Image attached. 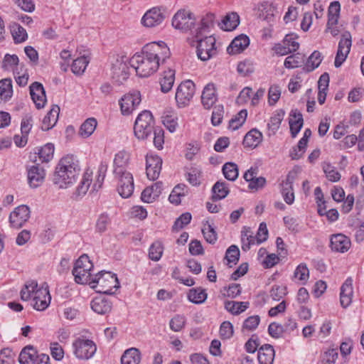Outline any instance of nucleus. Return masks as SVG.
<instances>
[{
	"label": "nucleus",
	"mask_w": 364,
	"mask_h": 364,
	"mask_svg": "<svg viewBox=\"0 0 364 364\" xmlns=\"http://www.w3.org/2000/svg\"><path fill=\"white\" fill-rule=\"evenodd\" d=\"M164 15L160 9L153 8L145 13L141 18L142 24L146 27H154L161 24Z\"/></svg>",
	"instance_id": "20"
},
{
	"label": "nucleus",
	"mask_w": 364,
	"mask_h": 364,
	"mask_svg": "<svg viewBox=\"0 0 364 364\" xmlns=\"http://www.w3.org/2000/svg\"><path fill=\"white\" fill-rule=\"evenodd\" d=\"M128 59L125 56L117 58L111 68L112 78L117 83H123L129 77Z\"/></svg>",
	"instance_id": "10"
},
{
	"label": "nucleus",
	"mask_w": 364,
	"mask_h": 364,
	"mask_svg": "<svg viewBox=\"0 0 364 364\" xmlns=\"http://www.w3.org/2000/svg\"><path fill=\"white\" fill-rule=\"evenodd\" d=\"M129 161V154L124 151H119L114 159V176L118 174H123L124 172H129L127 170V166Z\"/></svg>",
	"instance_id": "25"
},
{
	"label": "nucleus",
	"mask_w": 364,
	"mask_h": 364,
	"mask_svg": "<svg viewBox=\"0 0 364 364\" xmlns=\"http://www.w3.org/2000/svg\"><path fill=\"white\" fill-rule=\"evenodd\" d=\"M141 353L136 348H131L124 351L121 358L122 364H139Z\"/></svg>",
	"instance_id": "37"
},
{
	"label": "nucleus",
	"mask_w": 364,
	"mask_h": 364,
	"mask_svg": "<svg viewBox=\"0 0 364 364\" xmlns=\"http://www.w3.org/2000/svg\"><path fill=\"white\" fill-rule=\"evenodd\" d=\"M350 240L343 234L333 235L331 238V247L333 251L345 252L350 247Z\"/></svg>",
	"instance_id": "23"
},
{
	"label": "nucleus",
	"mask_w": 364,
	"mask_h": 364,
	"mask_svg": "<svg viewBox=\"0 0 364 364\" xmlns=\"http://www.w3.org/2000/svg\"><path fill=\"white\" fill-rule=\"evenodd\" d=\"M46 171L38 164L28 168V181L31 188L39 187L44 181Z\"/></svg>",
	"instance_id": "18"
},
{
	"label": "nucleus",
	"mask_w": 364,
	"mask_h": 364,
	"mask_svg": "<svg viewBox=\"0 0 364 364\" xmlns=\"http://www.w3.org/2000/svg\"><path fill=\"white\" fill-rule=\"evenodd\" d=\"M212 200H218L225 198L229 193V189L225 182L218 181L212 188Z\"/></svg>",
	"instance_id": "43"
},
{
	"label": "nucleus",
	"mask_w": 364,
	"mask_h": 364,
	"mask_svg": "<svg viewBox=\"0 0 364 364\" xmlns=\"http://www.w3.org/2000/svg\"><path fill=\"white\" fill-rule=\"evenodd\" d=\"M240 258V250L236 245L230 246L225 252V259L227 260V264L232 267L236 264Z\"/></svg>",
	"instance_id": "46"
},
{
	"label": "nucleus",
	"mask_w": 364,
	"mask_h": 364,
	"mask_svg": "<svg viewBox=\"0 0 364 364\" xmlns=\"http://www.w3.org/2000/svg\"><path fill=\"white\" fill-rule=\"evenodd\" d=\"M170 56L169 48L161 42H152L146 44L140 53H136L130 59L129 64L140 77H147L159 69L160 62L164 63Z\"/></svg>",
	"instance_id": "1"
},
{
	"label": "nucleus",
	"mask_w": 364,
	"mask_h": 364,
	"mask_svg": "<svg viewBox=\"0 0 364 364\" xmlns=\"http://www.w3.org/2000/svg\"><path fill=\"white\" fill-rule=\"evenodd\" d=\"M195 17L193 14L188 10H179L173 17L172 25L178 30L186 32L191 30L195 24Z\"/></svg>",
	"instance_id": "12"
},
{
	"label": "nucleus",
	"mask_w": 364,
	"mask_h": 364,
	"mask_svg": "<svg viewBox=\"0 0 364 364\" xmlns=\"http://www.w3.org/2000/svg\"><path fill=\"white\" fill-rule=\"evenodd\" d=\"M284 114L285 112L283 109H279L277 110L274 115L270 117L269 122L267 124V127L272 134H275V132L279 129Z\"/></svg>",
	"instance_id": "44"
},
{
	"label": "nucleus",
	"mask_w": 364,
	"mask_h": 364,
	"mask_svg": "<svg viewBox=\"0 0 364 364\" xmlns=\"http://www.w3.org/2000/svg\"><path fill=\"white\" fill-rule=\"evenodd\" d=\"M90 286L97 293L113 294L119 287V282L116 274L110 272L101 271L90 282Z\"/></svg>",
	"instance_id": "3"
},
{
	"label": "nucleus",
	"mask_w": 364,
	"mask_h": 364,
	"mask_svg": "<svg viewBox=\"0 0 364 364\" xmlns=\"http://www.w3.org/2000/svg\"><path fill=\"white\" fill-rule=\"evenodd\" d=\"M185 323V317L181 315H176L170 321V328L175 332H178L183 328Z\"/></svg>",
	"instance_id": "64"
},
{
	"label": "nucleus",
	"mask_w": 364,
	"mask_h": 364,
	"mask_svg": "<svg viewBox=\"0 0 364 364\" xmlns=\"http://www.w3.org/2000/svg\"><path fill=\"white\" fill-rule=\"evenodd\" d=\"M219 333L223 340L232 338L234 333L232 324L230 321H223L220 325Z\"/></svg>",
	"instance_id": "59"
},
{
	"label": "nucleus",
	"mask_w": 364,
	"mask_h": 364,
	"mask_svg": "<svg viewBox=\"0 0 364 364\" xmlns=\"http://www.w3.org/2000/svg\"><path fill=\"white\" fill-rule=\"evenodd\" d=\"M97 125V122L95 118L87 119L80 126L79 134L82 138H87L94 132Z\"/></svg>",
	"instance_id": "41"
},
{
	"label": "nucleus",
	"mask_w": 364,
	"mask_h": 364,
	"mask_svg": "<svg viewBox=\"0 0 364 364\" xmlns=\"http://www.w3.org/2000/svg\"><path fill=\"white\" fill-rule=\"evenodd\" d=\"M275 352L272 346L264 344L258 350L257 359L259 364H273Z\"/></svg>",
	"instance_id": "28"
},
{
	"label": "nucleus",
	"mask_w": 364,
	"mask_h": 364,
	"mask_svg": "<svg viewBox=\"0 0 364 364\" xmlns=\"http://www.w3.org/2000/svg\"><path fill=\"white\" fill-rule=\"evenodd\" d=\"M218 97L215 87L213 83L208 84L203 89L201 95V102L205 109L211 108L217 101Z\"/></svg>",
	"instance_id": "24"
},
{
	"label": "nucleus",
	"mask_w": 364,
	"mask_h": 364,
	"mask_svg": "<svg viewBox=\"0 0 364 364\" xmlns=\"http://www.w3.org/2000/svg\"><path fill=\"white\" fill-rule=\"evenodd\" d=\"M249 306V302L227 301L225 309L233 315H237L245 311Z\"/></svg>",
	"instance_id": "40"
},
{
	"label": "nucleus",
	"mask_w": 364,
	"mask_h": 364,
	"mask_svg": "<svg viewBox=\"0 0 364 364\" xmlns=\"http://www.w3.org/2000/svg\"><path fill=\"white\" fill-rule=\"evenodd\" d=\"M203 237L207 242L215 244L218 239V235L214 228L209 223L205 224L202 229Z\"/></svg>",
	"instance_id": "57"
},
{
	"label": "nucleus",
	"mask_w": 364,
	"mask_h": 364,
	"mask_svg": "<svg viewBox=\"0 0 364 364\" xmlns=\"http://www.w3.org/2000/svg\"><path fill=\"white\" fill-rule=\"evenodd\" d=\"M195 93V84L191 80L182 82L177 87L175 99L178 107L188 105Z\"/></svg>",
	"instance_id": "8"
},
{
	"label": "nucleus",
	"mask_w": 364,
	"mask_h": 364,
	"mask_svg": "<svg viewBox=\"0 0 364 364\" xmlns=\"http://www.w3.org/2000/svg\"><path fill=\"white\" fill-rule=\"evenodd\" d=\"M242 249L244 251H247L250 250V246L252 245H255V240H257L256 237L252 235V232H251L250 228L245 229L242 232Z\"/></svg>",
	"instance_id": "52"
},
{
	"label": "nucleus",
	"mask_w": 364,
	"mask_h": 364,
	"mask_svg": "<svg viewBox=\"0 0 364 364\" xmlns=\"http://www.w3.org/2000/svg\"><path fill=\"white\" fill-rule=\"evenodd\" d=\"M200 38H196L198 41L197 55L201 60L206 61L217 53L215 39L211 36L203 39Z\"/></svg>",
	"instance_id": "7"
},
{
	"label": "nucleus",
	"mask_w": 364,
	"mask_h": 364,
	"mask_svg": "<svg viewBox=\"0 0 364 364\" xmlns=\"http://www.w3.org/2000/svg\"><path fill=\"white\" fill-rule=\"evenodd\" d=\"M258 16L260 19L271 23L274 21V14L277 12V7L273 3L264 1L260 3L257 7Z\"/></svg>",
	"instance_id": "22"
},
{
	"label": "nucleus",
	"mask_w": 364,
	"mask_h": 364,
	"mask_svg": "<svg viewBox=\"0 0 364 364\" xmlns=\"http://www.w3.org/2000/svg\"><path fill=\"white\" fill-rule=\"evenodd\" d=\"M31 98L38 109L44 107L46 102L45 90L40 82H35L30 86Z\"/></svg>",
	"instance_id": "21"
},
{
	"label": "nucleus",
	"mask_w": 364,
	"mask_h": 364,
	"mask_svg": "<svg viewBox=\"0 0 364 364\" xmlns=\"http://www.w3.org/2000/svg\"><path fill=\"white\" fill-rule=\"evenodd\" d=\"M89 61V59L85 55L75 59L72 64L71 69L73 73L77 75L82 74L85 72Z\"/></svg>",
	"instance_id": "47"
},
{
	"label": "nucleus",
	"mask_w": 364,
	"mask_h": 364,
	"mask_svg": "<svg viewBox=\"0 0 364 364\" xmlns=\"http://www.w3.org/2000/svg\"><path fill=\"white\" fill-rule=\"evenodd\" d=\"M163 183L161 181L156 182L152 186L146 188L141 193V198L145 203H152L161 193Z\"/></svg>",
	"instance_id": "27"
},
{
	"label": "nucleus",
	"mask_w": 364,
	"mask_h": 364,
	"mask_svg": "<svg viewBox=\"0 0 364 364\" xmlns=\"http://www.w3.org/2000/svg\"><path fill=\"white\" fill-rule=\"evenodd\" d=\"M247 112L246 109L240 111L229 122V127L236 130L240 127L246 120Z\"/></svg>",
	"instance_id": "56"
},
{
	"label": "nucleus",
	"mask_w": 364,
	"mask_h": 364,
	"mask_svg": "<svg viewBox=\"0 0 364 364\" xmlns=\"http://www.w3.org/2000/svg\"><path fill=\"white\" fill-rule=\"evenodd\" d=\"M214 19L215 15L213 14H207L201 19L200 26L193 32L195 33V37H202L203 33H205L210 27L213 26Z\"/></svg>",
	"instance_id": "38"
},
{
	"label": "nucleus",
	"mask_w": 364,
	"mask_h": 364,
	"mask_svg": "<svg viewBox=\"0 0 364 364\" xmlns=\"http://www.w3.org/2000/svg\"><path fill=\"white\" fill-rule=\"evenodd\" d=\"M146 161L147 177L152 181L157 179L161 170L162 159L158 156H146Z\"/></svg>",
	"instance_id": "19"
},
{
	"label": "nucleus",
	"mask_w": 364,
	"mask_h": 364,
	"mask_svg": "<svg viewBox=\"0 0 364 364\" xmlns=\"http://www.w3.org/2000/svg\"><path fill=\"white\" fill-rule=\"evenodd\" d=\"M111 223V219L107 213L100 214L95 223V230L99 233H103L107 231L108 226Z\"/></svg>",
	"instance_id": "49"
},
{
	"label": "nucleus",
	"mask_w": 364,
	"mask_h": 364,
	"mask_svg": "<svg viewBox=\"0 0 364 364\" xmlns=\"http://www.w3.org/2000/svg\"><path fill=\"white\" fill-rule=\"evenodd\" d=\"M223 173L226 179L234 181L238 177V168L236 164L225 163L223 166Z\"/></svg>",
	"instance_id": "45"
},
{
	"label": "nucleus",
	"mask_w": 364,
	"mask_h": 364,
	"mask_svg": "<svg viewBox=\"0 0 364 364\" xmlns=\"http://www.w3.org/2000/svg\"><path fill=\"white\" fill-rule=\"evenodd\" d=\"M260 318L259 316H252L246 318L243 323L242 331H251L255 330L259 325Z\"/></svg>",
	"instance_id": "62"
},
{
	"label": "nucleus",
	"mask_w": 364,
	"mask_h": 364,
	"mask_svg": "<svg viewBox=\"0 0 364 364\" xmlns=\"http://www.w3.org/2000/svg\"><path fill=\"white\" fill-rule=\"evenodd\" d=\"M78 161L73 155L63 157L58 162L53 175V183L58 188L72 186L80 175Z\"/></svg>",
	"instance_id": "2"
},
{
	"label": "nucleus",
	"mask_w": 364,
	"mask_h": 364,
	"mask_svg": "<svg viewBox=\"0 0 364 364\" xmlns=\"http://www.w3.org/2000/svg\"><path fill=\"white\" fill-rule=\"evenodd\" d=\"M163 250L164 248L161 242L159 241L154 242L149 248V258L153 261H159L162 256Z\"/></svg>",
	"instance_id": "58"
},
{
	"label": "nucleus",
	"mask_w": 364,
	"mask_h": 364,
	"mask_svg": "<svg viewBox=\"0 0 364 364\" xmlns=\"http://www.w3.org/2000/svg\"><path fill=\"white\" fill-rule=\"evenodd\" d=\"M18 58L16 55L6 54L1 62V68L4 70H14L18 65Z\"/></svg>",
	"instance_id": "55"
},
{
	"label": "nucleus",
	"mask_w": 364,
	"mask_h": 364,
	"mask_svg": "<svg viewBox=\"0 0 364 364\" xmlns=\"http://www.w3.org/2000/svg\"><path fill=\"white\" fill-rule=\"evenodd\" d=\"M240 23V18L237 13H231L224 18L222 21L221 28L230 31L236 28Z\"/></svg>",
	"instance_id": "42"
},
{
	"label": "nucleus",
	"mask_w": 364,
	"mask_h": 364,
	"mask_svg": "<svg viewBox=\"0 0 364 364\" xmlns=\"http://www.w3.org/2000/svg\"><path fill=\"white\" fill-rule=\"evenodd\" d=\"M262 134L256 129L248 132L244 137L243 145L246 147L255 148L262 141Z\"/></svg>",
	"instance_id": "34"
},
{
	"label": "nucleus",
	"mask_w": 364,
	"mask_h": 364,
	"mask_svg": "<svg viewBox=\"0 0 364 364\" xmlns=\"http://www.w3.org/2000/svg\"><path fill=\"white\" fill-rule=\"evenodd\" d=\"M74 354L79 359H89L95 353V343L89 339L78 338L73 343Z\"/></svg>",
	"instance_id": "11"
},
{
	"label": "nucleus",
	"mask_w": 364,
	"mask_h": 364,
	"mask_svg": "<svg viewBox=\"0 0 364 364\" xmlns=\"http://www.w3.org/2000/svg\"><path fill=\"white\" fill-rule=\"evenodd\" d=\"M38 355H37V352L34 348L31 346H28L21 350L18 360H24L26 362H27V360L35 361Z\"/></svg>",
	"instance_id": "61"
},
{
	"label": "nucleus",
	"mask_w": 364,
	"mask_h": 364,
	"mask_svg": "<svg viewBox=\"0 0 364 364\" xmlns=\"http://www.w3.org/2000/svg\"><path fill=\"white\" fill-rule=\"evenodd\" d=\"M299 48V43L296 41V37L293 34H288L281 43L274 46V50L277 55H286L296 51Z\"/></svg>",
	"instance_id": "15"
},
{
	"label": "nucleus",
	"mask_w": 364,
	"mask_h": 364,
	"mask_svg": "<svg viewBox=\"0 0 364 364\" xmlns=\"http://www.w3.org/2000/svg\"><path fill=\"white\" fill-rule=\"evenodd\" d=\"M92 268L93 264L87 255H83L80 257L75 262L72 272L75 277V281L77 284H90V282L93 279L91 273Z\"/></svg>",
	"instance_id": "6"
},
{
	"label": "nucleus",
	"mask_w": 364,
	"mask_h": 364,
	"mask_svg": "<svg viewBox=\"0 0 364 364\" xmlns=\"http://www.w3.org/2000/svg\"><path fill=\"white\" fill-rule=\"evenodd\" d=\"M117 180V191L124 198L130 197L134 191V178L130 172H124L123 174L114 175Z\"/></svg>",
	"instance_id": "13"
},
{
	"label": "nucleus",
	"mask_w": 364,
	"mask_h": 364,
	"mask_svg": "<svg viewBox=\"0 0 364 364\" xmlns=\"http://www.w3.org/2000/svg\"><path fill=\"white\" fill-rule=\"evenodd\" d=\"M304 62V56L297 53L296 54L288 56L284 60V66L287 68L292 69L299 67Z\"/></svg>",
	"instance_id": "51"
},
{
	"label": "nucleus",
	"mask_w": 364,
	"mask_h": 364,
	"mask_svg": "<svg viewBox=\"0 0 364 364\" xmlns=\"http://www.w3.org/2000/svg\"><path fill=\"white\" fill-rule=\"evenodd\" d=\"M352 46V36L349 31L342 33L338 42V50L335 58L334 65L339 68L347 58Z\"/></svg>",
	"instance_id": "9"
},
{
	"label": "nucleus",
	"mask_w": 364,
	"mask_h": 364,
	"mask_svg": "<svg viewBox=\"0 0 364 364\" xmlns=\"http://www.w3.org/2000/svg\"><path fill=\"white\" fill-rule=\"evenodd\" d=\"M60 113L58 105H53L50 110L43 119L41 129L44 131L50 129L57 122Z\"/></svg>",
	"instance_id": "31"
},
{
	"label": "nucleus",
	"mask_w": 364,
	"mask_h": 364,
	"mask_svg": "<svg viewBox=\"0 0 364 364\" xmlns=\"http://www.w3.org/2000/svg\"><path fill=\"white\" fill-rule=\"evenodd\" d=\"M107 170V166L106 164H101L98 169V175L96 177V180L92 183V171L87 169L77 187L76 195L77 196H82L86 194L90 188L91 192L97 191L102 186Z\"/></svg>",
	"instance_id": "4"
},
{
	"label": "nucleus",
	"mask_w": 364,
	"mask_h": 364,
	"mask_svg": "<svg viewBox=\"0 0 364 364\" xmlns=\"http://www.w3.org/2000/svg\"><path fill=\"white\" fill-rule=\"evenodd\" d=\"M249 43V38L245 35H240L234 38L230 45L228 47L227 51L231 55L240 53L248 46Z\"/></svg>",
	"instance_id": "30"
},
{
	"label": "nucleus",
	"mask_w": 364,
	"mask_h": 364,
	"mask_svg": "<svg viewBox=\"0 0 364 364\" xmlns=\"http://www.w3.org/2000/svg\"><path fill=\"white\" fill-rule=\"evenodd\" d=\"M192 216L190 213H183L177 220L175 221L173 225V230L178 231L182 229L185 225L190 223Z\"/></svg>",
	"instance_id": "63"
},
{
	"label": "nucleus",
	"mask_w": 364,
	"mask_h": 364,
	"mask_svg": "<svg viewBox=\"0 0 364 364\" xmlns=\"http://www.w3.org/2000/svg\"><path fill=\"white\" fill-rule=\"evenodd\" d=\"M290 117V132L292 137H295L303 126L304 119L301 113L297 109L292 110Z\"/></svg>",
	"instance_id": "32"
},
{
	"label": "nucleus",
	"mask_w": 364,
	"mask_h": 364,
	"mask_svg": "<svg viewBox=\"0 0 364 364\" xmlns=\"http://www.w3.org/2000/svg\"><path fill=\"white\" fill-rule=\"evenodd\" d=\"M54 146L52 144H47L38 151V158L41 162H48L53 157Z\"/></svg>",
	"instance_id": "53"
},
{
	"label": "nucleus",
	"mask_w": 364,
	"mask_h": 364,
	"mask_svg": "<svg viewBox=\"0 0 364 364\" xmlns=\"http://www.w3.org/2000/svg\"><path fill=\"white\" fill-rule=\"evenodd\" d=\"M326 178L332 182H337L341 178L340 173L330 163L324 162L322 166Z\"/></svg>",
	"instance_id": "50"
},
{
	"label": "nucleus",
	"mask_w": 364,
	"mask_h": 364,
	"mask_svg": "<svg viewBox=\"0 0 364 364\" xmlns=\"http://www.w3.org/2000/svg\"><path fill=\"white\" fill-rule=\"evenodd\" d=\"M154 120L151 112L144 110L137 117L134 125V133L139 139H146L154 130Z\"/></svg>",
	"instance_id": "5"
},
{
	"label": "nucleus",
	"mask_w": 364,
	"mask_h": 364,
	"mask_svg": "<svg viewBox=\"0 0 364 364\" xmlns=\"http://www.w3.org/2000/svg\"><path fill=\"white\" fill-rule=\"evenodd\" d=\"M353 294V280L351 278H348L341 288L340 301L343 308L348 307L351 304Z\"/></svg>",
	"instance_id": "26"
},
{
	"label": "nucleus",
	"mask_w": 364,
	"mask_h": 364,
	"mask_svg": "<svg viewBox=\"0 0 364 364\" xmlns=\"http://www.w3.org/2000/svg\"><path fill=\"white\" fill-rule=\"evenodd\" d=\"M293 178H291L289 174L285 180L282 183V194L284 197V201L291 205L294 201V193L293 191Z\"/></svg>",
	"instance_id": "35"
},
{
	"label": "nucleus",
	"mask_w": 364,
	"mask_h": 364,
	"mask_svg": "<svg viewBox=\"0 0 364 364\" xmlns=\"http://www.w3.org/2000/svg\"><path fill=\"white\" fill-rule=\"evenodd\" d=\"M207 293L205 289H203L200 287L193 288L189 290L188 293V300L194 304H200L205 302L207 299Z\"/></svg>",
	"instance_id": "39"
},
{
	"label": "nucleus",
	"mask_w": 364,
	"mask_h": 364,
	"mask_svg": "<svg viewBox=\"0 0 364 364\" xmlns=\"http://www.w3.org/2000/svg\"><path fill=\"white\" fill-rule=\"evenodd\" d=\"M141 95L134 91L124 95L119 100L120 109L124 115L130 114L141 102Z\"/></svg>",
	"instance_id": "14"
},
{
	"label": "nucleus",
	"mask_w": 364,
	"mask_h": 364,
	"mask_svg": "<svg viewBox=\"0 0 364 364\" xmlns=\"http://www.w3.org/2000/svg\"><path fill=\"white\" fill-rule=\"evenodd\" d=\"M92 309L98 314H106L111 311L112 304L107 299L98 296L91 301Z\"/></svg>",
	"instance_id": "29"
},
{
	"label": "nucleus",
	"mask_w": 364,
	"mask_h": 364,
	"mask_svg": "<svg viewBox=\"0 0 364 364\" xmlns=\"http://www.w3.org/2000/svg\"><path fill=\"white\" fill-rule=\"evenodd\" d=\"M30 208L25 205L18 206L12 211L9 216V220L14 228H21L30 218Z\"/></svg>",
	"instance_id": "16"
},
{
	"label": "nucleus",
	"mask_w": 364,
	"mask_h": 364,
	"mask_svg": "<svg viewBox=\"0 0 364 364\" xmlns=\"http://www.w3.org/2000/svg\"><path fill=\"white\" fill-rule=\"evenodd\" d=\"M322 61L321 53L318 51H314L307 60L306 68L307 71H312L318 68Z\"/></svg>",
	"instance_id": "54"
},
{
	"label": "nucleus",
	"mask_w": 364,
	"mask_h": 364,
	"mask_svg": "<svg viewBox=\"0 0 364 364\" xmlns=\"http://www.w3.org/2000/svg\"><path fill=\"white\" fill-rule=\"evenodd\" d=\"M341 10V5L338 1H333L328 7V21H331V23L338 21Z\"/></svg>",
	"instance_id": "60"
},
{
	"label": "nucleus",
	"mask_w": 364,
	"mask_h": 364,
	"mask_svg": "<svg viewBox=\"0 0 364 364\" xmlns=\"http://www.w3.org/2000/svg\"><path fill=\"white\" fill-rule=\"evenodd\" d=\"M13 95L12 80L4 78L0 80V102L9 101Z\"/></svg>",
	"instance_id": "36"
},
{
	"label": "nucleus",
	"mask_w": 364,
	"mask_h": 364,
	"mask_svg": "<svg viewBox=\"0 0 364 364\" xmlns=\"http://www.w3.org/2000/svg\"><path fill=\"white\" fill-rule=\"evenodd\" d=\"M11 32L16 43L24 42L28 38L26 31L19 24H14Z\"/></svg>",
	"instance_id": "48"
},
{
	"label": "nucleus",
	"mask_w": 364,
	"mask_h": 364,
	"mask_svg": "<svg viewBox=\"0 0 364 364\" xmlns=\"http://www.w3.org/2000/svg\"><path fill=\"white\" fill-rule=\"evenodd\" d=\"M175 81V70L172 69H168L163 72L160 78L161 90L163 92H169Z\"/></svg>",
	"instance_id": "33"
},
{
	"label": "nucleus",
	"mask_w": 364,
	"mask_h": 364,
	"mask_svg": "<svg viewBox=\"0 0 364 364\" xmlns=\"http://www.w3.org/2000/svg\"><path fill=\"white\" fill-rule=\"evenodd\" d=\"M50 295L48 287L42 286L38 289H36L33 294V307L38 311L45 310L50 302Z\"/></svg>",
	"instance_id": "17"
}]
</instances>
